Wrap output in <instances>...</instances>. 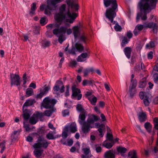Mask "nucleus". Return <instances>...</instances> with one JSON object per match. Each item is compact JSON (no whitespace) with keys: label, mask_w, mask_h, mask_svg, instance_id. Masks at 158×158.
Here are the masks:
<instances>
[{"label":"nucleus","mask_w":158,"mask_h":158,"mask_svg":"<svg viewBox=\"0 0 158 158\" xmlns=\"http://www.w3.org/2000/svg\"><path fill=\"white\" fill-rule=\"evenodd\" d=\"M86 118L85 112L81 113L79 116L78 121L80 125H82L81 130L84 134H86L90 131V129L94 128H98L101 137L103 136L102 130L105 129V125L103 123L100 124L95 122L98 121L100 118L99 116L92 114L88 118L86 121H85Z\"/></svg>","instance_id":"f257e3e1"},{"label":"nucleus","mask_w":158,"mask_h":158,"mask_svg":"<svg viewBox=\"0 0 158 158\" xmlns=\"http://www.w3.org/2000/svg\"><path fill=\"white\" fill-rule=\"evenodd\" d=\"M157 1V0H140L139 3L140 12L137 15L136 19L137 22H138L140 18L144 21L147 19V13L156 8Z\"/></svg>","instance_id":"f03ea898"},{"label":"nucleus","mask_w":158,"mask_h":158,"mask_svg":"<svg viewBox=\"0 0 158 158\" xmlns=\"http://www.w3.org/2000/svg\"><path fill=\"white\" fill-rule=\"evenodd\" d=\"M103 3L105 7H110L106 10L105 14L106 17L110 22L114 24L117 23L114 21V18L116 16V12L118 11V5L116 0H103Z\"/></svg>","instance_id":"7ed1b4c3"},{"label":"nucleus","mask_w":158,"mask_h":158,"mask_svg":"<svg viewBox=\"0 0 158 158\" xmlns=\"http://www.w3.org/2000/svg\"><path fill=\"white\" fill-rule=\"evenodd\" d=\"M87 40V36L85 34H83L79 35L77 39V40L75 41L76 43L75 47H73L72 49L70 50V54L75 55L76 52H82L84 50V47L82 43L86 44Z\"/></svg>","instance_id":"20e7f679"},{"label":"nucleus","mask_w":158,"mask_h":158,"mask_svg":"<svg viewBox=\"0 0 158 158\" xmlns=\"http://www.w3.org/2000/svg\"><path fill=\"white\" fill-rule=\"evenodd\" d=\"M60 0H47V5L46 6L44 4L40 6V10L43 11L44 9V13L46 15H50L51 11L56 9L57 6L56 4L60 2Z\"/></svg>","instance_id":"39448f33"},{"label":"nucleus","mask_w":158,"mask_h":158,"mask_svg":"<svg viewBox=\"0 0 158 158\" xmlns=\"http://www.w3.org/2000/svg\"><path fill=\"white\" fill-rule=\"evenodd\" d=\"M65 8V5L63 4L62 5L60 9V12L56 15L55 18L58 22H60L64 20L65 24L68 25L69 23V9L68 10L67 14L66 16L64 14Z\"/></svg>","instance_id":"423d86ee"},{"label":"nucleus","mask_w":158,"mask_h":158,"mask_svg":"<svg viewBox=\"0 0 158 158\" xmlns=\"http://www.w3.org/2000/svg\"><path fill=\"white\" fill-rule=\"evenodd\" d=\"M50 143L48 142L47 140L44 138L39 136L38 138L37 143L34 144L33 147L35 149L44 148H46Z\"/></svg>","instance_id":"0eeeda50"},{"label":"nucleus","mask_w":158,"mask_h":158,"mask_svg":"<svg viewBox=\"0 0 158 158\" xmlns=\"http://www.w3.org/2000/svg\"><path fill=\"white\" fill-rule=\"evenodd\" d=\"M72 98L77 100H80L82 98V94H81V89L78 88L77 85L73 84L71 86Z\"/></svg>","instance_id":"6e6552de"},{"label":"nucleus","mask_w":158,"mask_h":158,"mask_svg":"<svg viewBox=\"0 0 158 158\" xmlns=\"http://www.w3.org/2000/svg\"><path fill=\"white\" fill-rule=\"evenodd\" d=\"M67 29L65 27H61L60 29H55L53 31V34L59 37L58 41L60 44L65 40L63 34L65 33Z\"/></svg>","instance_id":"1a4fd4ad"},{"label":"nucleus","mask_w":158,"mask_h":158,"mask_svg":"<svg viewBox=\"0 0 158 158\" xmlns=\"http://www.w3.org/2000/svg\"><path fill=\"white\" fill-rule=\"evenodd\" d=\"M56 103V101L54 99L47 97L44 99L41 103V107L46 109L52 108Z\"/></svg>","instance_id":"9d476101"},{"label":"nucleus","mask_w":158,"mask_h":158,"mask_svg":"<svg viewBox=\"0 0 158 158\" xmlns=\"http://www.w3.org/2000/svg\"><path fill=\"white\" fill-rule=\"evenodd\" d=\"M10 84L11 85H15L18 86L20 85L21 80L19 75L10 73Z\"/></svg>","instance_id":"9b49d317"},{"label":"nucleus","mask_w":158,"mask_h":158,"mask_svg":"<svg viewBox=\"0 0 158 158\" xmlns=\"http://www.w3.org/2000/svg\"><path fill=\"white\" fill-rule=\"evenodd\" d=\"M139 95L140 99L143 100V103L145 106H149L151 100L147 94L145 92L141 91L139 93Z\"/></svg>","instance_id":"f8f14e48"},{"label":"nucleus","mask_w":158,"mask_h":158,"mask_svg":"<svg viewBox=\"0 0 158 158\" xmlns=\"http://www.w3.org/2000/svg\"><path fill=\"white\" fill-rule=\"evenodd\" d=\"M54 94H56V92L59 90L60 92L62 93L64 91V86L63 85L62 81H58L53 87Z\"/></svg>","instance_id":"ddd939ff"},{"label":"nucleus","mask_w":158,"mask_h":158,"mask_svg":"<svg viewBox=\"0 0 158 158\" xmlns=\"http://www.w3.org/2000/svg\"><path fill=\"white\" fill-rule=\"evenodd\" d=\"M144 27L147 28H152L154 33H157L158 30L157 24L153 21H151L144 23Z\"/></svg>","instance_id":"4468645a"},{"label":"nucleus","mask_w":158,"mask_h":158,"mask_svg":"<svg viewBox=\"0 0 158 158\" xmlns=\"http://www.w3.org/2000/svg\"><path fill=\"white\" fill-rule=\"evenodd\" d=\"M79 6L77 0L70 1V8L71 12H78Z\"/></svg>","instance_id":"2eb2a0df"},{"label":"nucleus","mask_w":158,"mask_h":158,"mask_svg":"<svg viewBox=\"0 0 158 158\" xmlns=\"http://www.w3.org/2000/svg\"><path fill=\"white\" fill-rule=\"evenodd\" d=\"M136 82H133L132 83H131L129 89V92L130 97H133L137 93V89L136 87L137 86Z\"/></svg>","instance_id":"dca6fc26"},{"label":"nucleus","mask_w":158,"mask_h":158,"mask_svg":"<svg viewBox=\"0 0 158 158\" xmlns=\"http://www.w3.org/2000/svg\"><path fill=\"white\" fill-rule=\"evenodd\" d=\"M90 56V52L88 51L87 52H83L79 56L77 60L78 62H83L86 61Z\"/></svg>","instance_id":"f3484780"},{"label":"nucleus","mask_w":158,"mask_h":158,"mask_svg":"<svg viewBox=\"0 0 158 158\" xmlns=\"http://www.w3.org/2000/svg\"><path fill=\"white\" fill-rule=\"evenodd\" d=\"M82 150L83 151L84 154L81 155V158H90L91 155L90 154V152L89 148H83L82 149Z\"/></svg>","instance_id":"a211bd4d"},{"label":"nucleus","mask_w":158,"mask_h":158,"mask_svg":"<svg viewBox=\"0 0 158 158\" xmlns=\"http://www.w3.org/2000/svg\"><path fill=\"white\" fill-rule=\"evenodd\" d=\"M62 135L63 139L61 140V142L64 145L69 146V140L67 139L66 141L65 140V138L68 136V133L63 131Z\"/></svg>","instance_id":"6ab92c4d"},{"label":"nucleus","mask_w":158,"mask_h":158,"mask_svg":"<svg viewBox=\"0 0 158 158\" xmlns=\"http://www.w3.org/2000/svg\"><path fill=\"white\" fill-rule=\"evenodd\" d=\"M78 16V14L77 12L70 11V24L73 23Z\"/></svg>","instance_id":"aec40b11"},{"label":"nucleus","mask_w":158,"mask_h":158,"mask_svg":"<svg viewBox=\"0 0 158 158\" xmlns=\"http://www.w3.org/2000/svg\"><path fill=\"white\" fill-rule=\"evenodd\" d=\"M73 34L75 41L77 40V39L79 35H80V32L78 26H75L73 28Z\"/></svg>","instance_id":"412c9836"},{"label":"nucleus","mask_w":158,"mask_h":158,"mask_svg":"<svg viewBox=\"0 0 158 158\" xmlns=\"http://www.w3.org/2000/svg\"><path fill=\"white\" fill-rule=\"evenodd\" d=\"M132 49L130 47H126L123 50V52L126 57L128 59L131 57Z\"/></svg>","instance_id":"4be33fe9"},{"label":"nucleus","mask_w":158,"mask_h":158,"mask_svg":"<svg viewBox=\"0 0 158 158\" xmlns=\"http://www.w3.org/2000/svg\"><path fill=\"white\" fill-rule=\"evenodd\" d=\"M104 158H115L114 153L113 150L106 151L104 155Z\"/></svg>","instance_id":"5701e85b"},{"label":"nucleus","mask_w":158,"mask_h":158,"mask_svg":"<svg viewBox=\"0 0 158 158\" xmlns=\"http://www.w3.org/2000/svg\"><path fill=\"white\" fill-rule=\"evenodd\" d=\"M138 118L140 122H144L146 119L147 116L145 112L139 113L138 115Z\"/></svg>","instance_id":"b1692460"},{"label":"nucleus","mask_w":158,"mask_h":158,"mask_svg":"<svg viewBox=\"0 0 158 158\" xmlns=\"http://www.w3.org/2000/svg\"><path fill=\"white\" fill-rule=\"evenodd\" d=\"M56 133L55 131H50L46 135V137L48 139H54L56 137L54 135Z\"/></svg>","instance_id":"393cba45"},{"label":"nucleus","mask_w":158,"mask_h":158,"mask_svg":"<svg viewBox=\"0 0 158 158\" xmlns=\"http://www.w3.org/2000/svg\"><path fill=\"white\" fill-rule=\"evenodd\" d=\"M35 102V101L34 99L27 100L24 104L23 108H24L25 106H31L33 105Z\"/></svg>","instance_id":"a878e982"},{"label":"nucleus","mask_w":158,"mask_h":158,"mask_svg":"<svg viewBox=\"0 0 158 158\" xmlns=\"http://www.w3.org/2000/svg\"><path fill=\"white\" fill-rule=\"evenodd\" d=\"M77 130L76 125L75 123H72L70 124V132L74 133Z\"/></svg>","instance_id":"bb28decb"},{"label":"nucleus","mask_w":158,"mask_h":158,"mask_svg":"<svg viewBox=\"0 0 158 158\" xmlns=\"http://www.w3.org/2000/svg\"><path fill=\"white\" fill-rule=\"evenodd\" d=\"M117 151L120 153L122 156H124V154L127 151V149L125 147H119L117 148Z\"/></svg>","instance_id":"cd10ccee"},{"label":"nucleus","mask_w":158,"mask_h":158,"mask_svg":"<svg viewBox=\"0 0 158 158\" xmlns=\"http://www.w3.org/2000/svg\"><path fill=\"white\" fill-rule=\"evenodd\" d=\"M38 121V119L35 115L34 114L30 118L29 122L32 124H35Z\"/></svg>","instance_id":"c85d7f7f"},{"label":"nucleus","mask_w":158,"mask_h":158,"mask_svg":"<svg viewBox=\"0 0 158 158\" xmlns=\"http://www.w3.org/2000/svg\"><path fill=\"white\" fill-rule=\"evenodd\" d=\"M62 22H57V23L55 24H50L46 26V27L47 28L48 30H50L53 27V26H54L55 27H59L60 26V25L61 24V23Z\"/></svg>","instance_id":"c756f323"},{"label":"nucleus","mask_w":158,"mask_h":158,"mask_svg":"<svg viewBox=\"0 0 158 158\" xmlns=\"http://www.w3.org/2000/svg\"><path fill=\"white\" fill-rule=\"evenodd\" d=\"M128 156H131L130 158H137L136 151L134 150L130 151L128 153Z\"/></svg>","instance_id":"7c9ffc66"},{"label":"nucleus","mask_w":158,"mask_h":158,"mask_svg":"<svg viewBox=\"0 0 158 158\" xmlns=\"http://www.w3.org/2000/svg\"><path fill=\"white\" fill-rule=\"evenodd\" d=\"M92 97H93L89 98L88 100L92 105L95 106L96 104L97 99V98L94 95H93Z\"/></svg>","instance_id":"2f4dec72"},{"label":"nucleus","mask_w":158,"mask_h":158,"mask_svg":"<svg viewBox=\"0 0 158 158\" xmlns=\"http://www.w3.org/2000/svg\"><path fill=\"white\" fill-rule=\"evenodd\" d=\"M51 109L49 110H45L44 112V115L47 116H50L52 115V114L55 111V110L54 108H50Z\"/></svg>","instance_id":"473e14b6"},{"label":"nucleus","mask_w":158,"mask_h":158,"mask_svg":"<svg viewBox=\"0 0 158 158\" xmlns=\"http://www.w3.org/2000/svg\"><path fill=\"white\" fill-rule=\"evenodd\" d=\"M36 9V4L35 3H33L31 5V11L30 12V14L31 15H34L35 10Z\"/></svg>","instance_id":"72a5a7b5"},{"label":"nucleus","mask_w":158,"mask_h":158,"mask_svg":"<svg viewBox=\"0 0 158 158\" xmlns=\"http://www.w3.org/2000/svg\"><path fill=\"white\" fill-rule=\"evenodd\" d=\"M144 127L147 130V131H148L149 133H150L152 131V125L149 122H146V123L144 125Z\"/></svg>","instance_id":"f704fd0d"},{"label":"nucleus","mask_w":158,"mask_h":158,"mask_svg":"<svg viewBox=\"0 0 158 158\" xmlns=\"http://www.w3.org/2000/svg\"><path fill=\"white\" fill-rule=\"evenodd\" d=\"M76 110L77 111L81 113L85 112L82 105L80 104H77L76 106Z\"/></svg>","instance_id":"c9c22d12"},{"label":"nucleus","mask_w":158,"mask_h":158,"mask_svg":"<svg viewBox=\"0 0 158 158\" xmlns=\"http://www.w3.org/2000/svg\"><path fill=\"white\" fill-rule=\"evenodd\" d=\"M130 41V40H128L127 37L124 36L123 37V39L121 43V46L122 47H124L126 44H128Z\"/></svg>","instance_id":"e433bc0d"},{"label":"nucleus","mask_w":158,"mask_h":158,"mask_svg":"<svg viewBox=\"0 0 158 158\" xmlns=\"http://www.w3.org/2000/svg\"><path fill=\"white\" fill-rule=\"evenodd\" d=\"M43 152V151L37 149H35L34 152L35 155L37 157H39L41 156Z\"/></svg>","instance_id":"4c0bfd02"},{"label":"nucleus","mask_w":158,"mask_h":158,"mask_svg":"<svg viewBox=\"0 0 158 158\" xmlns=\"http://www.w3.org/2000/svg\"><path fill=\"white\" fill-rule=\"evenodd\" d=\"M154 129L158 131V118L156 117L153 119Z\"/></svg>","instance_id":"58836bf2"},{"label":"nucleus","mask_w":158,"mask_h":158,"mask_svg":"<svg viewBox=\"0 0 158 158\" xmlns=\"http://www.w3.org/2000/svg\"><path fill=\"white\" fill-rule=\"evenodd\" d=\"M114 145V143H104L102 145L107 149L110 148Z\"/></svg>","instance_id":"ea45409f"},{"label":"nucleus","mask_w":158,"mask_h":158,"mask_svg":"<svg viewBox=\"0 0 158 158\" xmlns=\"http://www.w3.org/2000/svg\"><path fill=\"white\" fill-rule=\"evenodd\" d=\"M23 115L24 119L26 120H27L30 117V115L29 113L26 111H23Z\"/></svg>","instance_id":"a19ab883"},{"label":"nucleus","mask_w":158,"mask_h":158,"mask_svg":"<svg viewBox=\"0 0 158 158\" xmlns=\"http://www.w3.org/2000/svg\"><path fill=\"white\" fill-rule=\"evenodd\" d=\"M93 81H94L93 80H83L82 83V85L83 86H85L87 84L91 85L93 84Z\"/></svg>","instance_id":"79ce46f5"},{"label":"nucleus","mask_w":158,"mask_h":158,"mask_svg":"<svg viewBox=\"0 0 158 158\" xmlns=\"http://www.w3.org/2000/svg\"><path fill=\"white\" fill-rule=\"evenodd\" d=\"M35 116L37 117V118H39L41 121L42 120L41 119L43 116L44 115V114L42 112H37L35 114Z\"/></svg>","instance_id":"37998d69"},{"label":"nucleus","mask_w":158,"mask_h":158,"mask_svg":"<svg viewBox=\"0 0 158 158\" xmlns=\"http://www.w3.org/2000/svg\"><path fill=\"white\" fill-rule=\"evenodd\" d=\"M114 28L115 30L117 31H120L122 30V27L118 24V23H116V24L114 27Z\"/></svg>","instance_id":"c03bdc74"},{"label":"nucleus","mask_w":158,"mask_h":158,"mask_svg":"<svg viewBox=\"0 0 158 158\" xmlns=\"http://www.w3.org/2000/svg\"><path fill=\"white\" fill-rule=\"evenodd\" d=\"M33 93V90L32 89H27L26 92V97H28L31 95Z\"/></svg>","instance_id":"a18cd8bd"},{"label":"nucleus","mask_w":158,"mask_h":158,"mask_svg":"<svg viewBox=\"0 0 158 158\" xmlns=\"http://www.w3.org/2000/svg\"><path fill=\"white\" fill-rule=\"evenodd\" d=\"M50 89V87L49 86H46V85H45L44 86V89L42 90V89L41 90L42 92L44 93L45 94H47L48 91Z\"/></svg>","instance_id":"49530a36"},{"label":"nucleus","mask_w":158,"mask_h":158,"mask_svg":"<svg viewBox=\"0 0 158 158\" xmlns=\"http://www.w3.org/2000/svg\"><path fill=\"white\" fill-rule=\"evenodd\" d=\"M51 44V42L50 41H48V40H45L44 41L42 44V46L45 48L46 47H49Z\"/></svg>","instance_id":"de8ad7c7"},{"label":"nucleus","mask_w":158,"mask_h":158,"mask_svg":"<svg viewBox=\"0 0 158 158\" xmlns=\"http://www.w3.org/2000/svg\"><path fill=\"white\" fill-rule=\"evenodd\" d=\"M147 84V82L145 81H141L139 83V88H143Z\"/></svg>","instance_id":"09e8293b"},{"label":"nucleus","mask_w":158,"mask_h":158,"mask_svg":"<svg viewBox=\"0 0 158 158\" xmlns=\"http://www.w3.org/2000/svg\"><path fill=\"white\" fill-rule=\"evenodd\" d=\"M94 147L95 148V150L97 152L99 153L101 152L102 149L101 147L98 144H95L94 145Z\"/></svg>","instance_id":"8fccbe9b"},{"label":"nucleus","mask_w":158,"mask_h":158,"mask_svg":"<svg viewBox=\"0 0 158 158\" xmlns=\"http://www.w3.org/2000/svg\"><path fill=\"white\" fill-rule=\"evenodd\" d=\"M153 77L154 82L155 83L158 84V74L155 73L153 75Z\"/></svg>","instance_id":"3c124183"},{"label":"nucleus","mask_w":158,"mask_h":158,"mask_svg":"<svg viewBox=\"0 0 158 158\" xmlns=\"http://www.w3.org/2000/svg\"><path fill=\"white\" fill-rule=\"evenodd\" d=\"M144 27V25H142L141 24H138L135 27L138 29L139 31H141Z\"/></svg>","instance_id":"603ef678"},{"label":"nucleus","mask_w":158,"mask_h":158,"mask_svg":"<svg viewBox=\"0 0 158 158\" xmlns=\"http://www.w3.org/2000/svg\"><path fill=\"white\" fill-rule=\"evenodd\" d=\"M113 136L112 134L109 133H107L106 135L107 139L109 140L110 141H112L113 140Z\"/></svg>","instance_id":"864d4df0"},{"label":"nucleus","mask_w":158,"mask_h":158,"mask_svg":"<svg viewBox=\"0 0 158 158\" xmlns=\"http://www.w3.org/2000/svg\"><path fill=\"white\" fill-rule=\"evenodd\" d=\"M126 35L129 40L131 39L132 37L133 36V34L131 31L129 30L126 33Z\"/></svg>","instance_id":"5fc2aeb1"},{"label":"nucleus","mask_w":158,"mask_h":158,"mask_svg":"<svg viewBox=\"0 0 158 158\" xmlns=\"http://www.w3.org/2000/svg\"><path fill=\"white\" fill-rule=\"evenodd\" d=\"M45 94L42 91L41 89L40 90V93L38 94L36 96V98H41Z\"/></svg>","instance_id":"6e6d98bb"},{"label":"nucleus","mask_w":158,"mask_h":158,"mask_svg":"<svg viewBox=\"0 0 158 158\" xmlns=\"http://www.w3.org/2000/svg\"><path fill=\"white\" fill-rule=\"evenodd\" d=\"M153 52L152 51H150L148 54V59H152L153 57Z\"/></svg>","instance_id":"4d7b16f0"},{"label":"nucleus","mask_w":158,"mask_h":158,"mask_svg":"<svg viewBox=\"0 0 158 158\" xmlns=\"http://www.w3.org/2000/svg\"><path fill=\"white\" fill-rule=\"evenodd\" d=\"M140 32V31H139V30L138 29H137L135 27L133 31L134 34V35L135 36H136L138 35V34H139Z\"/></svg>","instance_id":"13d9d810"},{"label":"nucleus","mask_w":158,"mask_h":158,"mask_svg":"<svg viewBox=\"0 0 158 158\" xmlns=\"http://www.w3.org/2000/svg\"><path fill=\"white\" fill-rule=\"evenodd\" d=\"M45 19L46 18L44 17L41 19L40 20V23L42 25H44L45 24H46L47 23H45Z\"/></svg>","instance_id":"bf43d9fd"},{"label":"nucleus","mask_w":158,"mask_h":158,"mask_svg":"<svg viewBox=\"0 0 158 158\" xmlns=\"http://www.w3.org/2000/svg\"><path fill=\"white\" fill-rule=\"evenodd\" d=\"M84 77L87 76L89 73V68H86L84 69Z\"/></svg>","instance_id":"052dcab7"},{"label":"nucleus","mask_w":158,"mask_h":158,"mask_svg":"<svg viewBox=\"0 0 158 158\" xmlns=\"http://www.w3.org/2000/svg\"><path fill=\"white\" fill-rule=\"evenodd\" d=\"M92 94V93L91 92L87 91L85 94V96L89 100V98H91L92 97L91 96Z\"/></svg>","instance_id":"680f3d73"},{"label":"nucleus","mask_w":158,"mask_h":158,"mask_svg":"<svg viewBox=\"0 0 158 158\" xmlns=\"http://www.w3.org/2000/svg\"><path fill=\"white\" fill-rule=\"evenodd\" d=\"M24 127L25 128L26 131H30L31 129L29 127V125L25 124V123L23 122Z\"/></svg>","instance_id":"e2e57ef3"},{"label":"nucleus","mask_w":158,"mask_h":158,"mask_svg":"<svg viewBox=\"0 0 158 158\" xmlns=\"http://www.w3.org/2000/svg\"><path fill=\"white\" fill-rule=\"evenodd\" d=\"M69 111L68 110H65L62 112V114L63 116H65L69 114Z\"/></svg>","instance_id":"0e129e2a"},{"label":"nucleus","mask_w":158,"mask_h":158,"mask_svg":"<svg viewBox=\"0 0 158 158\" xmlns=\"http://www.w3.org/2000/svg\"><path fill=\"white\" fill-rule=\"evenodd\" d=\"M134 74H132L131 75V83H132L133 82H135V81L136 82V84H137V81L136 80H133V78L134 77Z\"/></svg>","instance_id":"69168bd1"},{"label":"nucleus","mask_w":158,"mask_h":158,"mask_svg":"<svg viewBox=\"0 0 158 158\" xmlns=\"http://www.w3.org/2000/svg\"><path fill=\"white\" fill-rule=\"evenodd\" d=\"M69 44H68L64 49V52L65 53L68 55L69 54Z\"/></svg>","instance_id":"338daca9"},{"label":"nucleus","mask_w":158,"mask_h":158,"mask_svg":"<svg viewBox=\"0 0 158 158\" xmlns=\"http://www.w3.org/2000/svg\"><path fill=\"white\" fill-rule=\"evenodd\" d=\"M30 78V77L28 76H27V74L26 73H24L23 77V80H27Z\"/></svg>","instance_id":"774afa93"}]
</instances>
